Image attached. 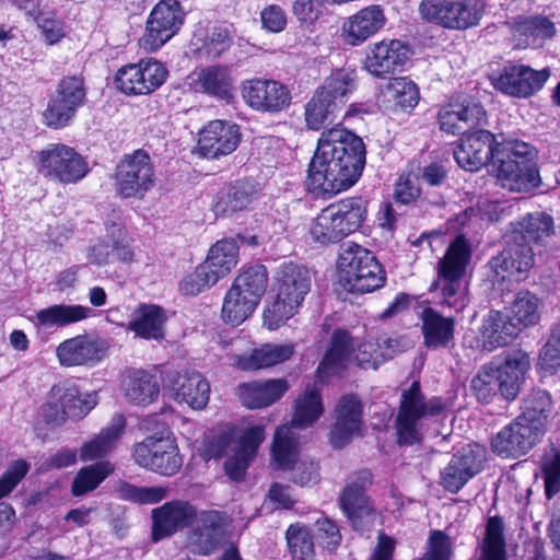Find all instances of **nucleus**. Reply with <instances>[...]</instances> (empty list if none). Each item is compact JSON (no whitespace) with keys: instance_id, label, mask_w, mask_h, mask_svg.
Instances as JSON below:
<instances>
[{"instance_id":"1","label":"nucleus","mask_w":560,"mask_h":560,"mask_svg":"<svg viewBox=\"0 0 560 560\" xmlns=\"http://www.w3.org/2000/svg\"><path fill=\"white\" fill-rule=\"evenodd\" d=\"M365 165L360 137L339 125L322 132L307 170L308 188L317 195H336L353 186Z\"/></svg>"},{"instance_id":"2","label":"nucleus","mask_w":560,"mask_h":560,"mask_svg":"<svg viewBox=\"0 0 560 560\" xmlns=\"http://www.w3.org/2000/svg\"><path fill=\"white\" fill-rule=\"evenodd\" d=\"M470 258L469 243L459 235L438 262V278L432 282L430 292L441 307L459 313L469 304L468 284L464 276Z\"/></svg>"},{"instance_id":"3","label":"nucleus","mask_w":560,"mask_h":560,"mask_svg":"<svg viewBox=\"0 0 560 560\" xmlns=\"http://www.w3.org/2000/svg\"><path fill=\"white\" fill-rule=\"evenodd\" d=\"M446 408L441 397L427 398L420 383L415 381L401 390L400 401L395 418V430L399 445H415L423 440L430 424Z\"/></svg>"},{"instance_id":"4","label":"nucleus","mask_w":560,"mask_h":560,"mask_svg":"<svg viewBox=\"0 0 560 560\" xmlns=\"http://www.w3.org/2000/svg\"><path fill=\"white\" fill-rule=\"evenodd\" d=\"M497 179L502 188L514 192H530L541 184L536 151L520 140L501 142L494 155Z\"/></svg>"},{"instance_id":"5","label":"nucleus","mask_w":560,"mask_h":560,"mask_svg":"<svg viewBox=\"0 0 560 560\" xmlns=\"http://www.w3.org/2000/svg\"><path fill=\"white\" fill-rule=\"evenodd\" d=\"M276 300L264 311V325L277 329L294 316L312 285L310 270L299 264H282L275 277Z\"/></svg>"},{"instance_id":"6","label":"nucleus","mask_w":560,"mask_h":560,"mask_svg":"<svg viewBox=\"0 0 560 560\" xmlns=\"http://www.w3.org/2000/svg\"><path fill=\"white\" fill-rule=\"evenodd\" d=\"M324 412L320 388L316 384H308L304 393L298 398L291 427H279L275 433L272 444V459L277 468L289 469L296 459L298 436L292 428H307L312 425Z\"/></svg>"},{"instance_id":"7","label":"nucleus","mask_w":560,"mask_h":560,"mask_svg":"<svg viewBox=\"0 0 560 560\" xmlns=\"http://www.w3.org/2000/svg\"><path fill=\"white\" fill-rule=\"evenodd\" d=\"M365 214L366 201L361 197L343 199L320 211L310 228V234L322 245L337 243L357 231Z\"/></svg>"},{"instance_id":"8","label":"nucleus","mask_w":560,"mask_h":560,"mask_svg":"<svg viewBox=\"0 0 560 560\" xmlns=\"http://www.w3.org/2000/svg\"><path fill=\"white\" fill-rule=\"evenodd\" d=\"M338 269L340 280L351 292H372L383 287L386 281V272L375 256L354 243L341 245Z\"/></svg>"},{"instance_id":"9","label":"nucleus","mask_w":560,"mask_h":560,"mask_svg":"<svg viewBox=\"0 0 560 560\" xmlns=\"http://www.w3.org/2000/svg\"><path fill=\"white\" fill-rule=\"evenodd\" d=\"M485 0H422V19L448 30H467L479 25L485 13Z\"/></svg>"},{"instance_id":"10","label":"nucleus","mask_w":560,"mask_h":560,"mask_svg":"<svg viewBox=\"0 0 560 560\" xmlns=\"http://www.w3.org/2000/svg\"><path fill=\"white\" fill-rule=\"evenodd\" d=\"M37 156L38 172L61 184H77L89 173L85 158L65 143H50Z\"/></svg>"},{"instance_id":"11","label":"nucleus","mask_w":560,"mask_h":560,"mask_svg":"<svg viewBox=\"0 0 560 560\" xmlns=\"http://www.w3.org/2000/svg\"><path fill=\"white\" fill-rule=\"evenodd\" d=\"M154 182L153 162L142 149L125 154L116 166V189L122 198H142L154 186Z\"/></svg>"},{"instance_id":"12","label":"nucleus","mask_w":560,"mask_h":560,"mask_svg":"<svg viewBox=\"0 0 560 560\" xmlns=\"http://www.w3.org/2000/svg\"><path fill=\"white\" fill-rule=\"evenodd\" d=\"M132 457L138 466L163 476L175 475L183 464L174 440L153 435L133 445Z\"/></svg>"},{"instance_id":"13","label":"nucleus","mask_w":560,"mask_h":560,"mask_svg":"<svg viewBox=\"0 0 560 560\" xmlns=\"http://www.w3.org/2000/svg\"><path fill=\"white\" fill-rule=\"evenodd\" d=\"M241 94L245 104L262 114H278L291 104L290 89L276 80L254 78L242 82Z\"/></svg>"},{"instance_id":"14","label":"nucleus","mask_w":560,"mask_h":560,"mask_svg":"<svg viewBox=\"0 0 560 560\" xmlns=\"http://www.w3.org/2000/svg\"><path fill=\"white\" fill-rule=\"evenodd\" d=\"M549 77V68L535 70L523 63H508L491 82L503 94L527 98L541 90Z\"/></svg>"},{"instance_id":"15","label":"nucleus","mask_w":560,"mask_h":560,"mask_svg":"<svg viewBox=\"0 0 560 560\" xmlns=\"http://www.w3.org/2000/svg\"><path fill=\"white\" fill-rule=\"evenodd\" d=\"M371 483L372 474L361 470L343 488L339 498L340 508L355 530L371 527L376 518V513L365 495Z\"/></svg>"},{"instance_id":"16","label":"nucleus","mask_w":560,"mask_h":560,"mask_svg":"<svg viewBox=\"0 0 560 560\" xmlns=\"http://www.w3.org/2000/svg\"><path fill=\"white\" fill-rule=\"evenodd\" d=\"M183 21L184 12L177 0H161L148 19L141 45L147 50H158L179 31Z\"/></svg>"},{"instance_id":"17","label":"nucleus","mask_w":560,"mask_h":560,"mask_svg":"<svg viewBox=\"0 0 560 560\" xmlns=\"http://www.w3.org/2000/svg\"><path fill=\"white\" fill-rule=\"evenodd\" d=\"M167 70L158 60L141 59L138 63L118 70L115 82L128 95H147L159 89L166 80Z\"/></svg>"},{"instance_id":"18","label":"nucleus","mask_w":560,"mask_h":560,"mask_svg":"<svg viewBox=\"0 0 560 560\" xmlns=\"http://www.w3.org/2000/svg\"><path fill=\"white\" fill-rule=\"evenodd\" d=\"M463 136L460 143L454 150L457 164L466 171L475 172L491 162L494 168V155L501 148V142L495 140L494 135L488 130L478 129Z\"/></svg>"},{"instance_id":"19","label":"nucleus","mask_w":560,"mask_h":560,"mask_svg":"<svg viewBox=\"0 0 560 560\" xmlns=\"http://www.w3.org/2000/svg\"><path fill=\"white\" fill-rule=\"evenodd\" d=\"M485 453L478 444L462 447L441 471V486L451 493H457L482 469Z\"/></svg>"},{"instance_id":"20","label":"nucleus","mask_w":560,"mask_h":560,"mask_svg":"<svg viewBox=\"0 0 560 560\" xmlns=\"http://www.w3.org/2000/svg\"><path fill=\"white\" fill-rule=\"evenodd\" d=\"M440 129L451 135H465L487 120L482 105L471 98H457L444 105L438 115Z\"/></svg>"},{"instance_id":"21","label":"nucleus","mask_w":560,"mask_h":560,"mask_svg":"<svg viewBox=\"0 0 560 560\" xmlns=\"http://www.w3.org/2000/svg\"><path fill=\"white\" fill-rule=\"evenodd\" d=\"M542 435L538 427L517 417L492 439L491 446L502 457L517 458L527 454Z\"/></svg>"},{"instance_id":"22","label":"nucleus","mask_w":560,"mask_h":560,"mask_svg":"<svg viewBox=\"0 0 560 560\" xmlns=\"http://www.w3.org/2000/svg\"><path fill=\"white\" fill-rule=\"evenodd\" d=\"M164 388L175 401L195 410L203 409L209 402L210 384L197 371L168 373Z\"/></svg>"},{"instance_id":"23","label":"nucleus","mask_w":560,"mask_h":560,"mask_svg":"<svg viewBox=\"0 0 560 560\" xmlns=\"http://www.w3.org/2000/svg\"><path fill=\"white\" fill-rule=\"evenodd\" d=\"M225 526L224 513L214 510L197 511L188 535L191 551L203 556L212 553L224 539Z\"/></svg>"},{"instance_id":"24","label":"nucleus","mask_w":560,"mask_h":560,"mask_svg":"<svg viewBox=\"0 0 560 560\" xmlns=\"http://www.w3.org/2000/svg\"><path fill=\"white\" fill-rule=\"evenodd\" d=\"M362 402L355 395L342 396L335 408V423L329 441L335 448H342L353 438L362 435Z\"/></svg>"},{"instance_id":"25","label":"nucleus","mask_w":560,"mask_h":560,"mask_svg":"<svg viewBox=\"0 0 560 560\" xmlns=\"http://www.w3.org/2000/svg\"><path fill=\"white\" fill-rule=\"evenodd\" d=\"M505 247L489 261L491 270L501 280L516 277L523 279L535 265V253L532 246L514 238L504 236Z\"/></svg>"},{"instance_id":"26","label":"nucleus","mask_w":560,"mask_h":560,"mask_svg":"<svg viewBox=\"0 0 560 560\" xmlns=\"http://www.w3.org/2000/svg\"><path fill=\"white\" fill-rule=\"evenodd\" d=\"M151 516L152 540L156 542L190 527L197 517V509L188 501L173 500L153 509Z\"/></svg>"},{"instance_id":"27","label":"nucleus","mask_w":560,"mask_h":560,"mask_svg":"<svg viewBox=\"0 0 560 560\" xmlns=\"http://www.w3.org/2000/svg\"><path fill=\"white\" fill-rule=\"evenodd\" d=\"M410 57L409 47L399 39H383L372 45L365 59L366 70L378 78L400 72Z\"/></svg>"},{"instance_id":"28","label":"nucleus","mask_w":560,"mask_h":560,"mask_svg":"<svg viewBox=\"0 0 560 560\" xmlns=\"http://www.w3.org/2000/svg\"><path fill=\"white\" fill-rule=\"evenodd\" d=\"M386 21L384 9L380 4L362 8L343 21L342 40L352 47L360 46L382 31Z\"/></svg>"},{"instance_id":"29","label":"nucleus","mask_w":560,"mask_h":560,"mask_svg":"<svg viewBox=\"0 0 560 560\" xmlns=\"http://www.w3.org/2000/svg\"><path fill=\"white\" fill-rule=\"evenodd\" d=\"M241 136L236 124L212 120L200 132L199 152L207 159H219L229 155L238 147Z\"/></svg>"},{"instance_id":"30","label":"nucleus","mask_w":560,"mask_h":560,"mask_svg":"<svg viewBox=\"0 0 560 560\" xmlns=\"http://www.w3.org/2000/svg\"><path fill=\"white\" fill-rule=\"evenodd\" d=\"M530 366L527 352L512 349L504 353L499 365L492 364L493 376L500 387V394L508 400L514 399L521 389V384Z\"/></svg>"},{"instance_id":"31","label":"nucleus","mask_w":560,"mask_h":560,"mask_svg":"<svg viewBox=\"0 0 560 560\" xmlns=\"http://www.w3.org/2000/svg\"><path fill=\"white\" fill-rule=\"evenodd\" d=\"M520 334L509 314L490 311L481 322L476 342L478 348L491 352L508 346Z\"/></svg>"},{"instance_id":"32","label":"nucleus","mask_w":560,"mask_h":560,"mask_svg":"<svg viewBox=\"0 0 560 560\" xmlns=\"http://www.w3.org/2000/svg\"><path fill=\"white\" fill-rule=\"evenodd\" d=\"M103 341L90 335H79L62 341L56 349L57 358L63 366L92 365L104 355Z\"/></svg>"},{"instance_id":"33","label":"nucleus","mask_w":560,"mask_h":560,"mask_svg":"<svg viewBox=\"0 0 560 560\" xmlns=\"http://www.w3.org/2000/svg\"><path fill=\"white\" fill-rule=\"evenodd\" d=\"M258 198V189L250 180H237L221 188L213 198L212 210L217 217L230 218L247 210Z\"/></svg>"},{"instance_id":"34","label":"nucleus","mask_w":560,"mask_h":560,"mask_svg":"<svg viewBox=\"0 0 560 560\" xmlns=\"http://www.w3.org/2000/svg\"><path fill=\"white\" fill-rule=\"evenodd\" d=\"M265 440L261 425L247 429L235 444L234 454L224 463L226 475L234 481L243 480L249 463L255 458L260 443Z\"/></svg>"},{"instance_id":"35","label":"nucleus","mask_w":560,"mask_h":560,"mask_svg":"<svg viewBox=\"0 0 560 560\" xmlns=\"http://www.w3.org/2000/svg\"><path fill=\"white\" fill-rule=\"evenodd\" d=\"M196 75L194 80L196 92L226 103L234 98L235 79L229 67L209 66L200 69Z\"/></svg>"},{"instance_id":"36","label":"nucleus","mask_w":560,"mask_h":560,"mask_svg":"<svg viewBox=\"0 0 560 560\" xmlns=\"http://www.w3.org/2000/svg\"><path fill=\"white\" fill-rule=\"evenodd\" d=\"M553 234V219L544 212L527 213L510 223L506 236L533 247Z\"/></svg>"},{"instance_id":"37","label":"nucleus","mask_w":560,"mask_h":560,"mask_svg":"<svg viewBox=\"0 0 560 560\" xmlns=\"http://www.w3.org/2000/svg\"><path fill=\"white\" fill-rule=\"evenodd\" d=\"M126 419L121 413H115L109 423L80 448L82 462H92L112 453L125 431Z\"/></svg>"},{"instance_id":"38","label":"nucleus","mask_w":560,"mask_h":560,"mask_svg":"<svg viewBox=\"0 0 560 560\" xmlns=\"http://www.w3.org/2000/svg\"><path fill=\"white\" fill-rule=\"evenodd\" d=\"M287 390L288 383L284 380L254 381L240 384L237 395L245 407L257 409L272 405L280 399Z\"/></svg>"},{"instance_id":"39","label":"nucleus","mask_w":560,"mask_h":560,"mask_svg":"<svg viewBox=\"0 0 560 560\" xmlns=\"http://www.w3.org/2000/svg\"><path fill=\"white\" fill-rule=\"evenodd\" d=\"M423 343L428 349L446 348L454 339L455 319L443 316L432 307L421 313Z\"/></svg>"},{"instance_id":"40","label":"nucleus","mask_w":560,"mask_h":560,"mask_svg":"<svg viewBox=\"0 0 560 560\" xmlns=\"http://www.w3.org/2000/svg\"><path fill=\"white\" fill-rule=\"evenodd\" d=\"M355 86L354 73L339 69L327 77L314 93L340 113Z\"/></svg>"},{"instance_id":"41","label":"nucleus","mask_w":560,"mask_h":560,"mask_svg":"<svg viewBox=\"0 0 560 560\" xmlns=\"http://www.w3.org/2000/svg\"><path fill=\"white\" fill-rule=\"evenodd\" d=\"M294 353L292 343H267L254 349L249 353L237 355L235 364L244 371H255L280 364L289 360Z\"/></svg>"},{"instance_id":"42","label":"nucleus","mask_w":560,"mask_h":560,"mask_svg":"<svg viewBox=\"0 0 560 560\" xmlns=\"http://www.w3.org/2000/svg\"><path fill=\"white\" fill-rule=\"evenodd\" d=\"M165 320V313L160 306L141 304L131 314L128 329L140 338L161 340L164 338Z\"/></svg>"},{"instance_id":"43","label":"nucleus","mask_w":560,"mask_h":560,"mask_svg":"<svg viewBox=\"0 0 560 560\" xmlns=\"http://www.w3.org/2000/svg\"><path fill=\"white\" fill-rule=\"evenodd\" d=\"M354 351L352 338L347 330L337 329L331 336L329 348L317 368L320 377L336 374L346 368Z\"/></svg>"},{"instance_id":"44","label":"nucleus","mask_w":560,"mask_h":560,"mask_svg":"<svg viewBox=\"0 0 560 560\" xmlns=\"http://www.w3.org/2000/svg\"><path fill=\"white\" fill-rule=\"evenodd\" d=\"M121 388L126 399L135 405H149L160 393L156 378L143 370H136L124 378Z\"/></svg>"},{"instance_id":"45","label":"nucleus","mask_w":560,"mask_h":560,"mask_svg":"<svg viewBox=\"0 0 560 560\" xmlns=\"http://www.w3.org/2000/svg\"><path fill=\"white\" fill-rule=\"evenodd\" d=\"M93 315L92 308L79 304H55L37 312L36 319L40 326L65 327Z\"/></svg>"},{"instance_id":"46","label":"nucleus","mask_w":560,"mask_h":560,"mask_svg":"<svg viewBox=\"0 0 560 560\" xmlns=\"http://www.w3.org/2000/svg\"><path fill=\"white\" fill-rule=\"evenodd\" d=\"M238 244L235 238H223L212 245L203 261L210 272L219 281L226 277L237 265Z\"/></svg>"},{"instance_id":"47","label":"nucleus","mask_w":560,"mask_h":560,"mask_svg":"<svg viewBox=\"0 0 560 560\" xmlns=\"http://www.w3.org/2000/svg\"><path fill=\"white\" fill-rule=\"evenodd\" d=\"M541 305L540 299L529 291H521L514 295L509 316L518 331L538 324Z\"/></svg>"},{"instance_id":"48","label":"nucleus","mask_w":560,"mask_h":560,"mask_svg":"<svg viewBox=\"0 0 560 560\" xmlns=\"http://www.w3.org/2000/svg\"><path fill=\"white\" fill-rule=\"evenodd\" d=\"M268 283L267 269L262 265H255L244 269L234 279L230 289H236L237 292L249 296L259 303L266 292Z\"/></svg>"},{"instance_id":"49","label":"nucleus","mask_w":560,"mask_h":560,"mask_svg":"<svg viewBox=\"0 0 560 560\" xmlns=\"http://www.w3.org/2000/svg\"><path fill=\"white\" fill-rule=\"evenodd\" d=\"M522 408L523 411L518 417L529 424H535L540 432L545 433L547 418L551 411L549 394L542 389L533 390L523 400Z\"/></svg>"},{"instance_id":"50","label":"nucleus","mask_w":560,"mask_h":560,"mask_svg":"<svg viewBox=\"0 0 560 560\" xmlns=\"http://www.w3.org/2000/svg\"><path fill=\"white\" fill-rule=\"evenodd\" d=\"M112 471V464L105 460L81 468L72 481V494L74 497H81L93 491Z\"/></svg>"},{"instance_id":"51","label":"nucleus","mask_w":560,"mask_h":560,"mask_svg":"<svg viewBox=\"0 0 560 560\" xmlns=\"http://www.w3.org/2000/svg\"><path fill=\"white\" fill-rule=\"evenodd\" d=\"M258 302L236 291L229 289L222 306V318L232 325H240L257 307Z\"/></svg>"},{"instance_id":"52","label":"nucleus","mask_w":560,"mask_h":560,"mask_svg":"<svg viewBox=\"0 0 560 560\" xmlns=\"http://www.w3.org/2000/svg\"><path fill=\"white\" fill-rule=\"evenodd\" d=\"M121 500L136 504H155L167 497L168 489L162 486L139 487L126 481H120L115 489Z\"/></svg>"},{"instance_id":"53","label":"nucleus","mask_w":560,"mask_h":560,"mask_svg":"<svg viewBox=\"0 0 560 560\" xmlns=\"http://www.w3.org/2000/svg\"><path fill=\"white\" fill-rule=\"evenodd\" d=\"M285 539L292 560H315L314 544L306 526L299 523L290 525Z\"/></svg>"},{"instance_id":"54","label":"nucleus","mask_w":560,"mask_h":560,"mask_svg":"<svg viewBox=\"0 0 560 560\" xmlns=\"http://www.w3.org/2000/svg\"><path fill=\"white\" fill-rule=\"evenodd\" d=\"M388 102L404 110L413 108L419 101V92L416 84L406 78H395L388 82L385 89Z\"/></svg>"},{"instance_id":"55","label":"nucleus","mask_w":560,"mask_h":560,"mask_svg":"<svg viewBox=\"0 0 560 560\" xmlns=\"http://www.w3.org/2000/svg\"><path fill=\"white\" fill-rule=\"evenodd\" d=\"M52 398L65 409L69 419L80 420L91 411V402L75 407L70 402L77 398V384L71 381H62L52 387Z\"/></svg>"},{"instance_id":"56","label":"nucleus","mask_w":560,"mask_h":560,"mask_svg":"<svg viewBox=\"0 0 560 560\" xmlns=\"http://www.w3.org/2000/svg\"><path fill=\"white\" fill-rule=\"evenodd\" d=\"M52 96L78 112V109L84 105L86 98L83 79L78 75L62 78Z\"/></svg>"},{"instance_id":"57","label":"nucleus","mask_w":560,"mask_h":560,"mask_svg":"<svg viewBox=\"0 0 560 560\" xmlns=\"http://www.w3.org/2000/svg\"><path fill=\"white\" fill-rule=\"evenodd\" d=\"M340 113L315 93L305 105L304 116L308 129L319 130L335 121Z\"/></svg>"},{"instance_id":"58","label":"nucleus","mask_w":560,"mask_h":560,"mask_svg":"<svg viewBox=\"0 0 560 560\" xmlns=\"http://www.w3.org/2000/svg\"><path fill=\"white\" fill-rule=\"evenodd\" d=\"M492 371V363L480 368L477 375L470 382V388L477 399L481 402H489L500 393V387L495 382Z\"/></svg>"},{"instance_id":"59","label":"nucleus","mask_w":560,"mask_h":560,"mask_svg":"<svg viewBox=\"0 0 560 560\" xmlns=\"http://www.w3.org/2000/svg\"><path fill=\"white\" fill-rule=\"evenodd\" d=\"M208 268L202 262L191 273L187 275L179 283L180 292L185 295H197L214 285L218 280Z\"/></svg>"},{"instance_id":"60","label":"nucleus","mask_w":560,"mask_h":560,"mask_svg":"<svg viewBox=\"0 0 560 560\" xmlns=\"http://www.w3.org/2000/svg\"><path fill=\"white\" fill-rule=\"evenodd\" d=\"M77 110L70 108L67 104L51 96L47 107L43 113L44 124L52 129L67 127L74 118Z\"/></svg>"},{"instance_id":"61","label":"nucleus","mask_w":560,"mask_h":560,"mask_svg":"<svg viewBox=\"0 0 560 560\" xmlns=\"http://www.w3.org/2000/svg\"><path fill=\"white\" fill-rule=\"evenodd\" d=\"M393 358V352H381L380 340L376 342L365 341L357 347L355 361L363 369H377L387 359Z\"/></svg>"},{"instance_id":"62","label":"nucleus","mask_w":560,"mask_h":560,"mask_svg":"<svg viewBox=\"0 0 560 560\" xmlns=\"http://www.w3.org/2000/svg\"><path fill=\"white\" fill-rule=\"evenodd\" d=\"M540 365L550 372L560 368V319L550 329L549 338L540 353Z\"/></svg>"},{"instance_id":"63","label":"nucleus","mask_w":560,"mask_h":560,"mask_svg":"<svg viewBox=\"0 0 560 560\" xmlns=\"http://www.w3.org/2000/svg\"><path fill=\"white\" fill-rule=\"evenodd\" d=\"M452 555L450 537L441 530H433L429 536L425 552L418 560H451Z\"/></svg>"},{"instance_id":"64","label":"nucleus","mask_w":560,"mask_h":560,"mask_svg":"<svg viewBox=\"0 0 560 560\" xmlns=\"http://www.w3.org/2000/svg\"><path fill=\"white\" fill-rule=\"evenodd\" d=\"M503 521L499 516H492L488 520L483 553H504L505 541L503 536Z\"/></svg>"}]
</instances>
